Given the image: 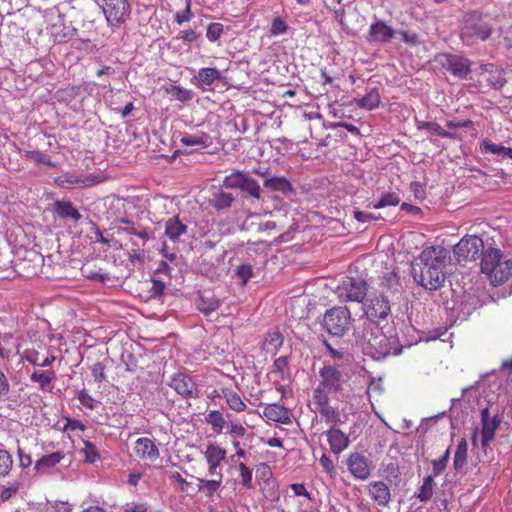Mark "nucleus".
Wrapping results in <instances>:
<instances>
[{
	"mask_svg": "<svg viewBox=\"0 0 512 512\" xmlns=\"http://www.w3.org/2000/svg\"><path fill=\"white\" fill-rule=\"evenodd\" d=\"M390 313V304L386 297L369 298L365 304V314L371 321L385 319Z\"/></svg>",
	"mask_w": 512,
	"mask_h": 512,
	"instance_id": "obj_16",
	"label": "nucleus"
},
{
	"mask_svg": "<svg viewBox=\"0 0 512 512\" xmlns=\"http://www.w3.org/2000/svg\"><path fill=\"white\" fill-rule=\"evenodd\" d=\"M83 451L86 455V460L89 463H94L99 458V454L97 453L94 444L90 441H84Z\"/></svg>",
	"mask_w": 512,
	"mask_h": 512,
	"instance_id": "obj_61",
	"label": "nucleus"
},
{
	"mask_svg": "<svg viewBox=\"0 0 512 512\" xmlns=\"http://www.w3.org/2000/svg\"><path fill=\"white\" fill-rule=\"evenodd\" d=\"M295 496H304L308 499H311L310 493L307 491L306 487L302 483H293L290 485Z\"/></svg>",
	"mask_w": 512,
	"mask_h": 512,
	"instance_id": "obj_64",
	"label": "nucleus"
},
{
	"mask_svg": "<svg viewBox=\"0 0 512 512\" xmlns=\"http://www.w3.org/2000/svg\"><path fill=\"white\" fill-rule=\"evenodd\" d=\"M334 396L324 392V390L314 388L312 398L309 401V407L313 413L319 415L327 424L341 425L345 421L341 419L338 407L332 405Z\"/></svg>",
	"mask_w": 512,
	"mask_h": 512,
	"instance_id": "obj_2",
	"label": "nucleus"
},
{
	"mask_svg": "<svg viewBox=\"0 0 512 512\" xmlns=\"http://www.w3.org/2000/svg\"><path fill=\"white\" fill-rule=\"evenodd\" d=\"M49 21L48 32L55 42H66L74 36L76 29L58 10L49 13Z\"/></svg>",
	"mask_w": 512,
	"mask_h": 512,
	"instance_id": "obj_9",
	"label": "nucleus"
},
{
	"mask_svg": "<svg viewBox=\"0 0 512 512\" xmlns=\"http://www.w3.org/2000/svg\"><path fill=\"white\" fill-rule=\"evenodd\" d=\"M467 451H468V444L465 438H462L457 445L454 459H453V466L456 471H461L467 462Z\"/></svg>",
	"mask_w": 512,
	"mask_h": 512,
	"instance_id": "obj_35",
	"label": "nucleus"
},
{
	"mask_svg": "<svg viewBox=\"0 0 512 512\" xmlns=\"http://www.w3.org/2000/svg\"><path fill=\"white\" fill-rule=\"evenodd\" d=\"M241 191L246 192L251 197H253L257 200H259L261 197L260 185L258 184V182L255 179L250 178L249 176L246 178Z\"/></svg>",
	"mask_w": 512,
	"mask_h": 512,
	"instance_id": "obj_44",
	"label": "nucleus"
},
{
	"mask_svg": "<svg viewBox=\"0 0 512 512\" xmlns=\"http://www.w3.org/2000/svg\"><path fill=\"white\" fill-rule=\"evenodd\" d=\"M446 279L444 269L435 266H420L419 284L428 290H437Z\"/></svg>",
	"mask_w": 512,
	"mask_h": 512,
	"instance_id": "obj_15",
	"label": "nucleus"
},
{
	"mask_svg": "<svg viewBox=\"0 0 512 512\" xmlns=\"http://www.w3.org/2000/svg\"><path fill=\"white\" fill-rule=\"evenodd\" d=\"M180 142L183 146H200L202 148H208L213 143L210 135L204 132H198L193 135L186 134L181 137Z\"/></svg>",
	"mask_w": 512,
	"mask_h": 512,
	"instance_id": "obj_27",
	"label": "nucleus"
},
{
	"mask_svg": "<svg viewBox=\"0 0 512 512\" xmlns=\"http://www.w3.org/2000/svg\"><path fill=\"white\" fill-rule=\"evenodd\" d=\"M481 272L488 277L493 286L502 285L512 276V260L503 259L499 249L488 248L483 252Z\"/></svg>",
	"mask_w": 512,
	"mask_h": 512,
	"instance_id": "obj_1",
	"label": "nucleus"
},
{
	"mask_svg": "<svg viewBox=\"0 0 512 512\" xmlns=\"http://www.w3.org/2000/svg\"><path fill=\"white\" fill-rule=\"evenodd\" d=\"M268 350L277 351L283 344V336L279 331H273L267 334L264 342Z\"/></svg>",
	"mask_w": 512,
	"mask_h": 512,
	"instance_id": "obj_45",
	"label": "nucleus"
},
{
	"mask_svg": "<svg viewBox=\"0 0 512 512\" xmlns=\"http://www.w3.org/2000/svg\"><path fill=\"white\" fill-rule=\"evenodd\" d=\"M238 468L240 471L241 484L243 485V487L251 489L253 487L252 470L249 467H247L244 463H240Z\"/></svg>",
	"mask_w": 512,
	"mask_h": 512,
	"instance_id": "obj_52",
	"label": "nucleus"
},
{
	"mask_svg": "<svg viewBox=\"0 0 512 512\" xmlns=\"http://www.w3.org/2000/svg\"><path fill=\"white\" fill-rule=\"evenodd\" d=\"M273 371L278 373L280 377L283 379L286 372L288 371V358L287 357H279L273 362Z\"/></svg>",
	"mask_w": 512,
	"mask_h": 512,
	"instance_id": "obj_57",
	"label": "nucleus"
},
{
	"mask_svg": "<svg viewBox=\"0 0 512 512\" xmlns=\"http://www.w3.org/2000/svg\"><path fill=\"white\" fill-rule=\"evenodd\" d=\"M480 151L481 153H491L500 156L501 151H503V145L493 143L490 139L485 138L480 143Z\"/></svg>",
	"mask_w": 512,
	"mask_h": 512,
	"instance_id": "obj_51",
	"label": "nucleus"
},
{
	"mask_svg": "<svg viewBox=\"0 0 512 512\" xmlns=\"http://www.w3.org/2000/svg\"><path fill=\"white\" fill-rule=\"evenodd\" d=\"M103 13L111 28H118L130 17L131 5L128 0H105Z\"/></svg>",
	"mask_w": 512,
	"mask_h": 512,
	"instance_id": "obj_7",
	"label": "nucleus"
},
{
	"mask_svg": "<svg viewBox=\"0 0 512 512\" xmlns=\"http://www.w3.org/2000/svg\"><path fill=\"white\" fill-rule=\"evenodd\" d=\"M170 387L183 398H198L200 391L194 379L185 373H175L170 381Z\"/></svg>",
	"mask_w": 512,
	"mask_h": 512,
	"instance_id": "obj_11",
	"label": "nucleus"
},
{
	"mask_svg": "<svg viewBox=\"0 0 512 512\" xmlns=\"http://www.w3.org/2000/svg\"><path fill=\"white\" fill-rule=\"evenodd\" d=\"M187 231V226L182 223L178 216H174L169 218L165 224V235L175 241L181 235L185 234Z\"/></svg>",
	"mask_w": 512,
	"mask_h": 512,
	"instance_id": "obj_28",
	"label": "nucleus"
},
{
	"mask_svg": "<svg viewBox=\"0 0 512 512\" xmlns=\"http://www.w3.org/2000/svg\"><path fill=\"white\" fill-rule=\"evenodd\" d=\"M449 457L450 451L447 449L441 458L432 461L434 476L441 474L445 470Z\"/></svg>",
	"mask_w": 512,
	"mask_h": 512,
	"instance_id": "obj_53",
	"label": "nucleus"
},
{
	"mask_svg": "<svg viewBox=\"0 0 512 512\" xmlns=\"http://www.w3.org/2000/svg\"><path fill=\"white\" fill-rule=\"evenodd\" d=\"M220 306V301L218 299H204L201 298L200 302L197 304L198 309L204 313L205 315H209L215 310H217Z\"/></svg>",
	"mask_w": 512,
	"mask_h": 512,
	"instance_id": "obj_48",
	"label": "nucleus"
},
{
	"mask_svg": "<svg viewBox=\"0 0 512 512\" xmlns=\"http://www.w3.org/2000/svg\"><path fill=\"white\" fill-rule=\"evenodd\" d=\"M91 373L95 382H102L106 380L105 365L97 362L91 366Z\"/></svg>",
	"mask_w": 512,
	"mask_h": 512,
	"instance_id": "obj_60",
	"label": "nucleus"
},
{
	"mask_svg": "<svg viewBox=\"0 0 512 512\" xmlns=\"http://www.w3.org/2000/svg\"><path fill=\"white\" fill-rule=\"evenodd\" d=\"M347 467L350 473L358 479L365 480L371 474L369 460L361 453H351L347 459Z\"/></svg>",
	"mask_w": 512,
	"mask_h": 512,
	"instance_id": "obj_18",
	"label": "nucleus"
},
{
	"mask_svg": "<svg viewBox=\"0 0 512 512\" xmlns=\"http://www.w3.org/2000/svg\"><path fill=\"white\" fill-rule=\"evenodd\" d=\"M63 459V454L60 452H54L41 457L35 464L37 471H44L46 469L53 468Z\"/></svg>",
	"mask_w": 512,
	"mask_h": 512,
	"instance_id": "obj_37",
	"label": "nucleus"
},
{
	"mask_svg": "<svg viewBox=\"0 0 512 512\" xmlns=\"http://www.w3.org/2000/svg\"><path fill=\"white\" fill-rule=\"evenodd\" d=\"M166 92L170 95H172L175 99H177L180 102H188L193 98V92L191 90L182 88L177 85H170Z\"/></svg>",
	"mask_w": 512,
	"mask_h": 512,
	"instance_id": "obj_41",
	"label": "nucleus"
},
{
	"mask_svg": "<svg viewBox=\"0 0 512 512\" xmlns=\"http://www.w3.org/2000/svg\"><path fill=\"white\" fill-rule=\"evenodd\" d=\"M56 378V374L52 370L48 371H34L30 376V381L37 383L39 389L42 391H50L51 383Z\"/></svg>",
	"mask_w": 512,
	"mask_h": 512,
	"instance_id": "obj_30",
	"label": "nucleus"
},
{
	"mask_svg": "<svg viewBox=\"0 0 512 512\" xmlns=\"http://www.w3.org/2000/svg\"><path fill=\"white\" fill-rule=\"evenodd\" d=\"M104 178L100 175H61L55 179V183L64 189H73L75 187L85 188L100 184Z\"/></svg>",
	"mask_w": 512,
	"mask_h": 512,
	"instance_id": "obj_13",
	"label": "nucleus"
},
{
	"mask_svg": "<svg viewBox=\"0 0 512 512\" xmlns=\"http://www.w3.org/2000/svg\"><path fill=\"white\" fill-rule=\"evenodd\" d=\"M416 126L418 130H426L430 135L440 136L443 138L457 139L461 138L457 133L449 132L445 130L440 124L435 121H416Z\"/></svg>",
	"mask_w": 512,
	"mask_h": 512,
	"instance_id": "obj_26",
	"label": "nucleus"
},
{
	"mask_svg": "<svg viewBox=\"0 0 512 512\" xmlns=\"http://www.w3.org/2000/svg\"><path fill=\"white\" fill-rule=\"evenodd\" d=\"M248 175L243 171H234L223 180V186L230 189H242Z\"/></svg>",
	"mask_w": 512,
	"mask_h": 512,
	"instance_id": "obj_39",
	"label": "nucleus"
},
{
	"mask_svg": "<svg viewBox=\"0 0 512 512\" xmlns=\"http://www.w3.org/2000/svg\"><path fill=\"white\" fill-rule=\"evenodd\" d=\"M486 80L489 82V84L495 88L500 89L504 86L506 83V80L504 78V73L502 70H495L488 74Z\"/></svg>",
	"mask_w": 512,
	"mask_h": 512,
	"instance_id": "obj_50",
	"label": "nucleus"
},
{
	"mask_svg": "<svg viewBox=\"0 0 512 512\" xmlns=\"http://www.w3.org/2000/svg\"><path fill=\"white\" fill-rule=\"evenodd\" d=\"M434 62L445 72L459 79H465L471 72V62L460 55L438 53L434 57Z\"/></svg>",
	"mask_w": 512,
	"mask_h": 512,
	"instance_id": "obj_4",
	"label": "nucleus"
},
{
	"mask_svg": "<svg viewBox=\"0 0 512 512\" xmlns=\"http://www.w3.org/2000/svg\"><path fill=\"white\" fill-rule=\"evenodd\" d=\"M484 242L476 235L464 236L453 249L454 255L459 263L474 261L480 252H484Z\"/></svg>",
	"mask_w": 512,
	"mask_h": 512,
	"instance_id": "obj_8",
	"label": "nucleus"
},
{
	"mask_svg": "<svg viewBox=\"0 0 512 512\" xmlns=\"http://www.w3.org/2000/svg\"><path fill=\"white\" fill-rule=\"evenodd\" d=\"M396 31L384 21L372 23L368 32V41L370 43H387L394 38Z\"/></svg>",
	"mask_w": 512,
	"mask_h": 512,
	"instance_id": "obj_20",
	"label": "nucleus"
},
{
	"mask_svg": "<svg viewBox=\"0 0 512 512\" xmlns=\"http://www.w3.org/2000/svg\"><path fill=\"white\" fill-rule=\"evenodd\" d=\"M233 202V195L231 193L224 191H219L215 193L211 200V204L216 210H224L230 208Z\"/></svg>",
	"mask_w": 512,
	"mask_h": 512,
	"instance_id": "obj_38",
	"label": "nucleus"
},
{
	"mask_svg": "<svg viewBox=\"0 0 512 512\" xmlns=\"http://www.w3.org/2000/svg\"><path fill=\"white\" fill-rule=\"evenodd\" d=\"M448 257L449 251L446 248L440 245L427 246L419 255L420 266L445 269Z\"/></svg>",
	"mask_w": 512,
	"mask_h": 512,
	"instance_id": "obj_12",
	"label": "nucleus"
},
{
	"mask_svg": "<svg viewBox=\"0 0 512 512\" xmlns=\"http://www.w3.org/2000/svg\"><path fill=\"white\" fill-rule=\"evenodd\" d=\"M222 395L226 400V404L231 410L239 413L247 409V405L242 400L241 396L232 389L223 388Z\"/></svg>",
	"mask_w": 512,
	"mask_h": 512,
	"instance_id": "obj_31",
	"label": "nucleus"
},
{
	"mask_svg": "<svg viewBox=\"0 0 512 512\" xmlns=\"http://www.w3.org/2000/svg\"><path fill=\"white\" fill-rule=\"evenodd\" d=\"M502 422L501 416L498 414L491 416L488 408L481 411V445L486 448L494 440L495 432Z\"/></svg>",
	"mask_w": 512,
	"mask_h": 512,
	"instance_id": "obj_14",
	"label": "nucleus"
},
{
	"mask_svg": "<svg viewBox=\"0 0 512 512\" xmlns=\"http://www.w3.org/2000/svg\"><path fill=\"white\" fill-rule=\"evenodd\" d=\"M23 359L35 366L49 367L55 361V356L50 354L39 361V352L35 349H27L23 353Z\"/></svg>",
	"mask_w": 512,
	"mask_h": 512,
	"instance_id": "obj_34",
	"label": "nucleus"
},
{
	"mask_svg": "<svg viewBox=\"0 0 512 512\" xmlns=\"http://www.w3.org/2000/svg\"><path fill=\"white\" fill-rule=\"evenodd\" d=\"M13 460L6 450H0V477L6 476L12 468Z\"/></svg>",
	"mask_w": 512,
	"mask_h": 512,
	"instance_id": "obj_49",
	"label": "nucleus"
},
{
	"mask_svg": "<svg viewBox=\"0 0 512 512\" xmlns=\"http://www.w3.org/2000/svg\"><path fill=\"white\" fill-rule=\"evenodd\" d=\"M191 4V0H186L185 9L176 13L175 21L178 24L188 22L192 18L193 14L191 12Z\"/></svg>",
	"mask_w": 512,
	"mask_h": 512,
	"instance_id": "obj_56",
	"label": "nucleus"
},
{
	"mask_svg": "<svg viewBox=\"0 0 512 512\" xmlns=\"http://www.w3.org/2000/svg\"><path fill=\"white\" fill-rule=\"evenodd\" d=\"M319 463H320L323 471L326 472L330 476V478H335V476H336L335 465L333 463V460L327 454L324 453L320 457Z\"/></svg>",
	"mask_w": 512,
	"mask_h": 512,
	"instance_id": "obj_54",
	"label": "nucleus"
},
{
	"mask_svg": "<svg viewBox=\"0 0 512 512\" xmlns=\"http://www.w3.org/2000/svg\"><path fill=\"white\" fill-rule=\"evenodd\" d=\"M287 29L286 22L282 18L276 17L272 21L270 32L272 35H280L286 33Z\"/></svg>",
	"mask_w": 512,
	"mask_h": 512,
	"instance_id": "obj_59",
	"label": "nucleus"
},
{
	"mask_svg": "<svg viewBox=\"0 0 512 512\" xmlns=\"http://www.w3.org/2000/svg\"><path fill=\"white\" fill-rule=\"evenodd\" d=\"M133 450L136 457L142 460L154 462L159 457L158 447L147 437L137 439Z\"/></svg>",
	"mask_w": 512,
	"mask_h": 512,
	"instance_id": "obj_21",
	"label": "nucleus"
},
{
	"mask_svg": "<svg viewBox=\"0 0 512 512\" xmlns=\"http://www.w3.org/2000/svg\"><path fill=\"white\" fill-rule=\"evenodd\" d=\"M267 421L277 422L281 424L291 423V414L288 408L277 403L267 404L262 413Z\"/></svg>",
	"mask_w": 512,
	"mask_h": 512,
	"instance_id": "obj_23",
	"label": "nucleus"
},
{
	"mask_svg": "<svg viewBox=\"0 0 512 512\" xmlns=\"http://www.w3.org/2000/svg\"><path fill=\"white\" fill-rule=\"evenodd\" d=\"M381 97L377 87L372 88L365 96L356 100V105L360 108L373 110L380 105Z\"/></svg>",
	"mask_w": 512,
	"mask_h": 512,
	"instance_id": "obj_32",
	"label": "nucleus"
},
{
	"mask_svg": "<svg viewBox=\"0 0 512 512\" xmlns=\"http://www.w3.org/2000/svg\"><path fill=\"white\" fill-rule=\"evenodd\" d=\"M446 126L449 129L470 128L472 130V135L476 134V129L474 127V123L470 119L460 120V121L448 120L446 122Z\"/></svg>",
	"mask_w": 512,
	"mask_h": 512,
	"instance_id": "obj_55",
	"label": "nucleus"
},
{
	"mask_svg": "<svg viewBox=\"0 0 512 512\" xmlns=\"http://www.w3.org/2000/svg\"><path fill=\"white\" fill-rule=\"evenodd\" d=\"M367 283L358 278L346 277L336 288V294L342 302H362L367 295Z\"/></svg>",
	"mask_w": 512,
	"mask_h": 512,
	"instance_id": "obj_6",
	"label": "nucleus"
},
{
	"mask_svg": "<svg viewBox=\"0 0 512 512\" xmlns=\"http://www.w3.org/2000/svg\"><path fill=\"white\" fill-rule=\"evenodd\" d=\"M198 78L202 85L211 86L216 80L221 78V72L216 68H201L198 72Z\"/></svg>",
	"mask_w": 512,
	"mask_h": 512,
	"instance_id": "obj_40",
	"label": "nucleus"
},
{
	"mask_svg": "<svg viewBox=\"0 0 512 512\" xmlns=\"http://www.w3.org/2000/svg\"><path fill=\"white\" fill-rule=\"evenodd\" d=\"M264 187L272 190L288 194L293 191V187L289 180L284 176L269 177L264 180Z\"/></svg>",
	"mask_w": 512,
	"mask_h": 512,
	"instance_id": "obj_29",
	"label": "nucleus"
},
{
	"mask_svg": "<svg viewBox=\"0 0 512 512\" xmlns=\"http://www.w3.org/2000/svg\"><path fill=\"white\" fill-rule=\"evenodd\" d=\"M77 398L81 405L88 409L93 410L96 406L94 398L85 389L78 392Z\"/></svg>",
	"mask_w": 512,
	"mask_h": 512,
	"instance_id": "obj_58",
	"label": "nucleus"
},
{
	"mask_svg": "<svg viewBox=\"0 0 512 512\" xmlns=\"http://www.w3.org/2000/svg\"><path fill=\"white\" fill-rule=\"evenodd\" d=\"M320 381L315 387L326 393L336 395L343 390V374L334 366H324L319 371Z\"/></svg>",
	"mask_w": 512,
	"mask_h": 512,
	"instance_id": "obj_10",
	"label": "nucleus"
},
{
	"mask_svg": "<svg viewBox=\"0 0 512 512\" xmlns=\"http://www.w3.org/2000/svg\"><path fill=\"white\" fill-rule=\"evenodd\" d=\"M492 26L483 20L479 12L472 11L465 15L460 30V37L464 41L480 39L486 41L492 34Z\"/></svg>",
	"mask_w": 512,
	"mask_h": 512,
	"instance_id": "obj_3",
	"label": "nucleus"
},
{
	"mask_svg": "<svg viewBox=\"0 0 512 512\" xmlns=\"http://www.w3.org/2000/svg\"><path fill=\"white\" fill-rule=\"evenodd\" d=\"M400 202V198L396 193L388 192L381 196V198L372 204L375 209H380L386 206H396Z\"/></svg>",
	"mask_w": 512,
	"mask_h": 512,
	"instance_id": "obj_43",
	"label": "nucleus"
},
{
	"mask_svg": "<svg viewBox=\"0 0 512 512\" xmlns=\"http://www.w3.org/2000/svg\"><path fill=\"white\" fill-rule=\"evenodd\" d=\"M350 324L351 313L347 307H333L326 311L323 318V326L331 335H343Z\"/></svg>",
	"mask_w": 512,
	"mask_h": 512,
	"instance_id": "obj_5",
	"label": "nucleus"
},
{
	"mask_svg": "<svg viewBox=\"0 0 512 512\" xmlns=\"http://www.w3.org/2000/svg\"><path fill=\"white\" fill-rule=\"evenodd\" d=\"M214 476H217L216 479H198V488L200 492H204V494L208 497H212L221 487L223 481V474L218 473Z\"/></svg>",
	"mask_w": 512,
	"mask_h": 512,
	"instance_id": "obj_33",
	"label": "nucleus"
},
{
	"mask_svg": "<svg viewBox=\"0 0 512 512\" xmlns=\"http://www.w3.org/2000/svg\"><path fill=\"white\" fill-rule=\"evenodd\" d=\"M338 426L339 425H330V429L326 432L330 450L337 455L344 451L350 442L348 436L342 432Z\"/></svg>",
	"mask_w": 512,
	"mask_h": 512,
	"instance_id": "obj_22",
	"label": "nucleus"
},
{
	"mask_svg": "<svg viewBox=\"0 0 512 512\" xmlns=\"http://www.w3.org/2000/svg\"><path fill=\"white\" fill-rule=\"evenodd\" d=\"M410 190L414 194L416 199H424L426 196L425 185L420 182H411Z\"/></svg>",
	"mask_w": 512,
	"mask_h": 512,
	"instance_id": "obj_62",
	"label": "nucleus"
},
{
	"mask_svg": "<svg viewBox=\"0 0 512 512\" xmlns=\"http://www.w3.org/2000/svg\"><path fill=\"white\" fill-rule=\"evenodd\" d=\"M224 33V26L219 22L210 23L207 27L206 37L210 42H216Z\"/></svg>",
	"mask_w": 512,
	"mask_h": 512,
	"instance_id": "obj_46",
	"label": "nucleus"
},
{
	"mask_svg": "<svg viewBox=\"0 0 512 512\" xmlns=\"http://www.w3.org/2000/svg\"><path fill=\"white\" fill-rule=\"evenodd\" d=\"M433 485H434L433 477L431 475L426 476L423 479V483L419 489V493L417 494V497L421 501L430 500L433 496Z\"/></svg>",
	"mask_w": 512,
	"mask_h": 512,
	"instance_id": "obj_42",
	"label": "nucleus"
},
{
	"mask_svg": "<svg viewBox=\"0 0 512 512\" xmlns=\"http://www.w3.org/2000/svg\"><path fill=\"white\" fill-rule=\"evenodd\" d=\"M53 212L61 219H71L78 222L82 215L69 200H56L53 204Z\"/></svg>",
	"mask_w": 512,
	"mask_h": 512,
	"instance_id": "obj_25",
	"label": "nucleus"
},
{
	"mask_svg": "<svg viewBox=\"0 0 512 512\" xmlns=\"http://www.w3.org/2000/svg\"><path fill=\"white\" fill-rule=\"evenodd\" d=\"M206 422L212 427L213 431L220 434L227 425L223 414L218 410H211L205 416Z\"/></svg>",
	"mask_w": 512,
	"mask_h": 512,
	"instance_id": "obj_36",
	"label": "nucleus"
},
{
	"mask_svg": "<svg viewBox=\"0 0 512 512\" xmlns=\"http://www.w3.org/2000/svg\"><path fill=\"white\" fill-rule=\"evenodd\" d=\"M203 454L208 465V475L218 474L217 468L226 458V450L216 443H208Z\"/></svg>",
	"mask_w": 512,
	"mask_h": 512,
	"instance_id": "obj_19",
	"label": "nucleus"
},
{
	"mask_svg": "<svg viewBox=\"0 0 512 512\" xmlns=\"http://www.w3.org/2000/svg\"><path fill=\"white\" fill-rule=\"evenodd\" d=\"M10 391V384L7 376L0 370V400L4 399Z\"/></svg>",
	"mask_w": 512,
	"mask_h": 512,
	"instance_id": "obj_63",
	"label": "nucleus"
},
{
	"mask_svg": "<svg viewBox=\"0 0 512 512\" xmlns=\"http://www.w3.org/2000/svg\"><path fill=\"white\" fill-rule=\"evenodd\" d=\"M260 490L263 496L269 501H276L280 497L279 484L273 477L269 466L264 465L259 480Z\"/></svg>",
	"mask_w": 512,
	"mask_h": 512,
	"instance_id": "obj_17",
	"label": "nucleus"
},
{
	"mask_svg": "<svg viewBox=\"0 0 512 512\" xmlns=\"http://www.w3.org/2000/svg\"><path fill=\"white\" fill-rule=\"evenodd\" d=\"M89 88V84H78V85H72L64 88L62 90V93L65 97V99H74L78 97L82 92H87Z\"/></svg>",
	"mask_w": 512,
	"mask_h": 512,
	"instance_id": "obj_47",
	"label": "nucleus"
},
{
	"mask_svg": "<svg viewBox=\"0 0 512 512\" xmlns=\"http://www.w3.org/2000/svg\"><path fill=\"white\" fill-rule=\"evenodd\" d=\"M371 498L380 506L386 507L390 502V489L383 481H373L368 485Z\"/></svg>",
	"mask_w": 512,
	"mask_h": 512,
	"instance_id": "obj_24",
	"label": "nucleus"
}]
</instances>
